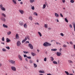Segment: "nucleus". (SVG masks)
Returning <instances> with one entry per match:
<instances>
[{"mask_svg": "<svg viewBox=\"0 0 75 75\" xmlns=\"http://www.w3.org/2000/svg\"><path fill=\"white\" fill-rule=\"evenodd\" d=\"M44 47H48L49 46H51V44L49 43L48 42H45L43 44Z\"/></svg>", "mask_w": 75, "mask_h": 75, "instance_id": "nucleus-1", "label": "nucleus"}, {"mask_svg": "<svg viewBox=\"0 0 75 75\" xmlns=\"http://www.w3.org/2000/svg\"><path fill=\"white\" fill-rule=\"evenodd\" d=\"M0 8L2 11H6V8L3 7V5L2 4H0Z\"/></svg>", "mask_w": 75, "mask_h": 75, "instance_id": "nucleus-2", "label": "nucleus"}, {"mask_svg": "<svg viewBox=\"0 0 75 75\" xmlns=\"http://www.w3.org/2000/svg\"><path fill=\"white\" fill-rule=\"evenodd\" d=\"M28 47L30 48L31 50L33 49V46L31 43H29L28 44Z\"/></svg>", "mask_w": 75, "mask_h": 75, "instance_id": "nucleus-3", "label": "nucleus"}, {"mask_svg": "<svg viewBox=\"0 0 75 75\" xmlns=\"http://www.w3.org/2000/svg\"><path fill=\"white\" fill-rule=\"evenodd\" d=\"M11 69L13 71H16V68L14 66H12L11 67Z\"/></svg>", "mask_w": 75, "mask_h": 75, "instance_id": "nucleus-4", "label": "nucleus"}, {"mask_svg": "<svg viewBox=\"0 0 75 75\" xmlns=\"http://www.w3.org/2000/svg\"><path fill=\"white\" fill-rule=\"evenodd\" d=\"M16 45L17 47H20V45H21V42L20 41H18L17 42Z\"/></svg>", "mask_w": 75, "mask_h": 75, "instance_id": "nucleus-5", "label": "nucleus"}, {"mask_svg": "<svg viewBox=\"0 0 75 75\" xmlns=\"http://www.w3.org/2000/svg\"><path fill=\"white\" fill-rule=\"evenodd\" d=\"M9 62L12 64H13V65H15L16 64V63H15V61L13 60H11L9 61Z\"/></svg>", "mask_w": 75, "mask_h": 75, "instance_id": "nucleus-6", "label": "nucleus"}, {"mask_svg": "<svg viewBox=\"0 0 75 75\" xmlns=\"http://www.w3.org/2000/svg\"><path fill=\"white\" fill-rule=\"evenodd\" d=\"M19 11L21 14H23L24 13V11L22 10H19Z\"/></svg>", "mask_w": 75, "mask_h": 75, "instance_id": "nucleus-7", "label": "nucleus"}, {"mask_svg": "<svg viewBox=\"0 0 75 75\" xmlns=\"http://www.w3.org/2000/svg\"><path fill=\"white\" fill-rule=\"evenodd\" d=\"M18 57L19 60H20V61H22L23 60L22 57L20 54L18 55Z\"/></svg>", "mask_w": 75, "mask_h": 75, "instance_id": "nucleus-8", "label": "nucleus"}, {"mask_svg": "<svg viewBox=\"0 0 75 75\" xmlns=\"http://www.w3.org/2000/svg\"><path fill=\"white\" fill-rule=\"evenodd\" d=\"M62 53L60 52H57V56H60L62 55Z\"/></svg>", "mask_w": 75, "mask_h": 75, "instance_id": "nucleus-9", "label": "nucleus"}, {"mask_svg": "<svg viewBox=\"0 0 75 75\" xmlns=\"http://www.w3.org/2000/svg\"><path fill=\"white\" fill-rule=\"evenodd\" d=\"M16 39L17 40H18V39H19V36L18 33L16 34Z\"/></svg>", "mask_w": 75, "mask_h": 75, "instance_id": "nucleus-10", "label": "nucleus"}, {"mask_svg": "<svg viewBox=\"0 0 75 75\" xmlns=\"http://www.w3.org/2000/svg\"><path fill=\"white\" fill-rule=\"evenodd\" d=\"M54 16L57 18L59 17V14L56 13H54Z\"/></svg>", "mask_w": 75, "mask_h": 75, "instance_id": "nucleus-11", "label": "nucleus"}, {"mask_svg": "<svg viewBox=\"0 0 75 75\" xmlns=\"http://www.w3.org/2000/svg\"><path fill=\"white\" fill-rule=\"evenodd\" d=\"M39 73L40 74H45V71L42 70H40L39 71Z\"/></svg>", "mask_w": 75, "mask_h": 75, "instance_id": "nucleus-12", "label": "nucleus"}, {"mask_svg": "<svg viewBox=\"0 0 75 75\" xmlns=\"http://www.w3.org/2000/svg\"><path fill=\"white\" fill-rule=\"evenodd\" d=\"M1 19L2 21H3L4 22H5V21H6V19H5V18H4L3 17H2Z\"/></svg>", "mask_w": 75, "mask_h": 75, "instance_id": "nucleus-13", "label": "nucleus"}, {"mask_svg": "<svg viewBox=\"0 0 75 75\" xmlns=\"http://www.w3.org/2000/svg\"><path fill=\"white\" fill-rule=\"evenodd\" d=\"M3 26L4 28H8V26L5 25V24H3Z\"/></svg>", "mask_w": 75, "mask_h": 75, "instance_id": "nucleus-14", "label": "nucleus"}, {"mask_svg": "<svg viewBox=\"0 0 75 75\" xmlns=\"http://www.w3.org/2000/svg\"><path fill=\"white\" fill-rule=\"evenodd\" d=\"M33 15L35 16H38V14L36 12H34L33 13Z\"/></svg>", "mask_w": 75, "mask_h": 75, "instance_id": "nucleus-15", "label": "nucleus"}, {"mask_svg": "<svg viewBox=\"0 0 75 75\" xmlns=\"http://www.w3.org/2000/svg\"><path fill=\"white\" fill-rule=\"evenodd\" d=\"M29 1L30 3H33L35 2V0H30Z\"/></svg>", "mask_w": 75, "mask_h": 75, "instance_id": "nucleus-16", "label": "nucleus"}, {"mask_svg": "<svg viewBox=\"0 0 75 75\" xmlns=\"http://www.w3.org/2000/svg\"><path fill=\"white\" fill-rule=\"evenodd\" d=\"M6 40L7 42H10V41H11V40L9 39H8V38H6Z\"/></svg>", "mask_w": 75, "mask_h": 75, "instance_id": "nucleus-17", "label": "nucleus"}, {"mask_svg": "<svg viewBox=\"0 0 75 75\" xmlns=\"http://www.w3.org/2000/svg\"><path fill=\"white\" fill-rule=\"evenodd\" d=\"M23 26L25 28H27V25L26 23L25 24L23 25Z\"/></svg>", "mask_w": 75, "mask_h": 75, "instance_id": "nucleus-18", "label": "nucleus"}, {"mask_svg": "<svg viewBox=\"0 0 75 75\" xmlns=\"http://www.w3.org/2000/svg\"><path fill=\"white\" fill-rule=\"evenodd\" d=\"M51 51H57V49H52L51 50Z\"/></svg>", "mask_w": 75, "mask_h": 75, "instance_id": "nucleus-19", "label": "nucleus"}, {"mask_svg": "<svg viewBox=\"0 0 75 75\" xmlns=\"http://www.w3.org/2000/svg\"><path fill=\"white\" fill-rule=\"evenodd\" d=\"M31 54L32 55V56H33L36 55V54H35V53H33V52H32L31 53Z\"/></svg>", "mask_w": 75, "mask_h": 75, "instance_id": "nucleus-20", "label": "nucleus"}, {"mask_svg": "<svg viewBox=\"0 0 75 75\" xmlns=\"http://www.w3.org/2000/svg\"><path fill=\"white\" fill-rule=\"evenodd\" d=\"M19 24L21 26H23V22L20 21L19 22Z\"/></svg>", "mask_w": 75, "mask_h": 75, "instance_id": "nucleus-21", "label": "nucleus"}, {"mask_svg": "<svg viewBox=\"0 0 75 75\" xmlns=\"http://www.w3.org/2000/svg\"><path fill=\"white\" fill-rule=\"evenodd\" d=\"M46 7V5L45 4H44L43 6V7H42V8L43 9H44Z\"/></svg>", "mask_w": 75, "mask_h": 75, "instance_id": "nucleus-22", "label": "nucleus"}, {"mask_svg": "<svg viewBox=\"0 0 75 75\" xmlns=\"http://www.w3.org/2000/svg\"><path fill=\"white\" fill-rule=\"evenodd\" d=\"M11 34V32L10 31H9V32L7 33V34H8V35H10Z\"/></svg>", "mask_w": 75, "mask_h": 75, "instance_id": "nucleus-23", "label": "nucleus"}, {"mask_svg": "<svg viewBox=\"0 0 75 75\" xmlns=\"http://www.w3.org/2000/svg\"><path fill=\"white\" fill-rule=\"evenodd\" d=\"M1 15L3 16H4V17H6V14H4V13H2Z\"/></svg>", "mask_w": 75, "mask_h": 75, "instance_id": "nucleus-24", "label": "nucleus"}, {"mask_svg": "<svg viewBox=\"0 0 75 75\" xmlns=\"http://www.w3.org/2000/svg\"><path fill=\"white\" fill-rule=\"evenodd\" d=\"M53 63L54 64H58V63H57V62H56V61H53Z\"/></svg>", "mask_w": 75, "mask_h": 75, "instance_id": "nucleus-25", "label": "nucleus"}, {"mask_svg": "<svg viewBox=\"0 0 75 75\" xmlns=\"http://www.w3.org/2000/svg\"><path fill=\"white\" fill-rule=\"evenodd\" d=\"M54 58H53V57H50V60L51 61H54Z\"/></svg>", "mask_w": 75, "mask_h": 75, "instance_id": "nucleus-26", "label": "nucleus"}, {"mask_svg": "<svg viewBox=\"0 0 75 75\" xmlns=\"http://www.w3.org/2000/svg\"><path fill=\"white\" fill-rule=\"evenodd\" d=\"M31 9H32V10H35V8L34 7V6H33L31 7Z\"/></svg>", "mask_w": 75, "mask_h": 75, "instance_id": "nucleus-27", "label": "nucleus"}, {"mask_svg": "<svg viewBox=\"0 0 75 75\" xmlns=\"http://www.w3.org/2000/svg\"><path fill=\"white\" fill-rule=\"evenodd\" d=\"M33 65L34 68H37V64H36L34 63Z\"/></svg>", "mask_w": 75, "mask_h": 75, "instance_id": "nucleus-28", "label": "nucleus"}, {"mask_svg": "<svg viewBox=\"0 0 75 75\" xmlns=\"http://www.w3.org/2000/svg\"><path fill=\"white\" fill-rule=\"evenodd\" d=\"M45 28H47L48 27V25L47 24H45Z\"/></svg>", "mask_w": 75, "mask_h": 75, "instance_id": "nucleus-29", "label": "nucleus"}, {"mask_svg": "<svg viewBox=\"0 0 75 75\" xmlns=\"http://www.w3.org/2000/svg\"><path fill=\"white\" fill-rule=\"evenodd\" d=\"M73 27L74 28V31H75V23H73Z\"/></svg>", "mask_w": 75, "mask_h": 75, "instance_id": "nucleus-30", "label": "nucleus"}, {"mask_svg": "<svg viewBox=\"0 0 75 75\" xmlns=\"http://www.w3.org/2000/svg\"><path fill=\"white\" fill-rule=\"evenodd\" d=\"M29 62H30V64H33V60L30 59V61H29Z\"/></svg>", "mask_w": 75, "mask_h": 75, "instance_id": "nucleus-31", "label": "nucleus"}, {"mask_svg": "<svg viewBox=\"0 0 75 75\" xmlns=\"http://www.w3.org/2000/svg\"><path fill=\"white\" fill-rule=\"evenodd\" d=\"M29 19L31 20V21H32L33 20V17H32V16H30L29 18Z\"/></svg>", "mask_w": 75, "mask_h": 75, "instance_id": "nucleus-32", "label": "nucleus"}, {"mask_svg": "<svg viewBox=\"0 0 75 75\" xmlns=\"http://www.w3.org/2000/svg\"><path fill=\"white\" fill-rule=\"evenodd\" d=\"M38 33L39 34V35H40V37H42V35L41 34V33L40 32H38Z\"/></svg>", "mask_w": 75, "mask_h": 75, "instance_id": "nucleus-33", "label": "nucleus"}, {"mask_svg": "<svg viewBox=\"0 0 75 75\" xmlns=\"http://www.w3.org/2000/svg\"><path fill=\"white\" fill-rule=\"evenodd\" d=\"M68 62L69 63H70L71 64V63H73V62L71 60H68Z\"/></svg>", "mask_w": 75, "mask_h": 75, "instance_id": "nucleus-34", "label": "nucleus"}, {"mask_svg": "<svg viewBox=\"0 0 75 75\" xmlns=\"http://www.w3.org/2000/svg\"><path fill=\"white\" fill-rule=\"evenodd\" d=\"M64 72L66 74H67V75H69V73L68 72L66 71H65Z\"/></svg>", "mask_w": 75, "mask_h": 75, "instance_id": "nucleus-35", "label": "nucleus"}, {"mask_svg": "<svg viewBox=\"0 0 75 75\" xmlns=\"http://www.w3.org/2000/svg\"><path fill=\"white\" fill-rule=\"evenodd\" d=\"M2 50L4 52H6V50L4 48H3Z\"/></svg>", "mask_w": 75, "mask_h": 75, "instance_id": "nucleus-36", "label": "nucleus"}, {"mask_svg": "<svg viewBox=\"0 0 75 75\" xmlns=\"http://www.w3.org/2000/svg\"><path fill=\"white\" fill-rule=\"evenodd\" d=\"M60 35H61V36H62V37L64 36V35L62 33H61L60 34Z\"/></svg>", "mask_w": 75, "mask_h": 75, "instance_id": "nucleus-37", "label": "nucleus"}, {"mask_svg": "<svg viewBox=\"0 0 75 75\" xmlns=\"http://www.w3.org/2000/svg\"><path fill=\"white\" fill-rule=\"evenodd\" d=\"M74 0H70V3H74Z\"/></svg>", "mask_w": 75, "mask_h": 75, "instance_id": "nucleus-38", "label": "nucleus"}, {"mask_svg": "<svg viewBox=\"0 0 75 75\" xmlns=\"http://www.w3.org/2000/svg\"><path fill=\"white\" fill-rule=\"evenodd\" d=\"M64 19L66 22H67V23H68V19H67L66 18H65Z\"/></svg>", "mask_w": 75, "mask_h": 75, "instance_id": "nucleus-39", "label": "nucleus"}, {"mask_svg": "<svg viewBox=\"0 0 75 75\" xmlns=\"http://www.w3.org/2000/svg\"><path fill=\"white\" fill-rule=\"evenodd\" d=\"M56 43L57 44V45H61V43H60L56 42Z\"/></svg>", "mask_w": 75, "mask_h": 75, "instance_id": "nucleus-40", "label": "nucleus"}, {"mask_svg": "<svg viewBox=\"0 0 75 75\" xmlns=\"http://www.w3.org/2000/svg\"><path fill=\"white\" fill-rule=\"evenodd\" d=\"M47 58L46 57H45L44 58V61H45V62H46V61H47Z\"/></svg>", "mask_w": 75, "mask_h": 75, "instance_id": "nucleus-41", "label": "nucleus"}, {"mask_svg": "<svg viewBox=\"0 0 75 75\" xmlns=\"http://www.w3.org/2000/svg\"><path fill=\"white\" fill-rule=\"evenodd\" d=\"M6 49H7V50H9L10 49V47L8 46V47L6 46Z\"/></svg>", "mask_w": 75, "mask_h": 75, "instance_id": "nucleus-42", "label": "nucleus"}, {"mask_svg": "<svg viewBox=\"0 0 75 75\" xmlns=\"http://www.w3.org/2000/svg\"><path fill=\"white\" fill-rule=\"evenodd\" d=\"M63 47H67V45H65V44H64L63 45Z\"/></svg>", "mask_w": 75, "mask_h": 75, "instance_id": "nucleus-43", "label": "nucleus"}, {"mask_svg": "<svg viewBox=\"0 0 75 75\" xmlns=\"http://www.w3.org/2000/svg\"><path fill=\"white\" fill-rule=\"evenodd\" d=\"M2 41H4V37H2Z\"/></svg>", "mask_w": 75, "mask_h": 75, "instance_id": "nucleus-44", "label": "nucleus"}, {"mask_svg": "<svg viewBox=\"0 0 75 75\" xmlns=\"http://www.w3.org/2000/svg\"><path fill=\"white\" fill-rule=\"evenodd\" d=\"M26 41L24 39L22 41V43H24Z\"/></svg>", "mask_w": 75, "mask_h": 75, "instance_id": "nucleus-45", "label": "nucleus"}, {"mask_svg": "<svg viewBox=\"0 0 75 75\" xmlns=\"http://www.w3.org/2000/svg\"><path fill=\"white\" fill-rule=\"evenodd\" d=\"M27 58L28 59H31V56L27 57Z\"/></svg>", "mask_w": 75, "mask_h": 75, "instance_id": "nucleus-46", "label": "nucleus"}, {"mask_svg": "<svg viewBox=\"0 0 75 75\" xmlns=\"http://www.w3.org/2000/svg\"><path fill=\"white\" fill-rule=\"evenodd\" d=\"M13 2L14 4H17V1H15V2Z\"/></svg>", "mask_w": 75, "mask_h": 75, "instance_id": "nucleus-47", "label": "nucleus"}, {"mask_svg": "<svg viewBox=\"0 0 75 75\" xmlns=\"http://www.w3.org/2000/svg\"><path fill=\"white\" fill-rule=\"evenodd\" d=\"M69 27H70V28H72V25L70 24L69 25Z\"/></svg>", "mask_w": 75, "mask_h": 75, "instance_id": "nucleus-48", "label": "nucleus"}, {"mask_svg": "<svg viewBox=\"0 0 75 75\" xmlns=\"http://www.w3.org/2000/svg\"><path fill=\"white\" fill-rule=\"evenodd\" d=\"M23 52L24 54H28V52H25V51H23Z\"/></svg>", "mask_w": 75, "mask_h": 75, "instance_id": "nucleus-49", "label": "nucleus"}, {"mask_svg": "<svg viewBox=\"0 0 75 75\" xmlns=\"http://www.w3.org/2000/svg\"><path fill=\"white\" fill-rule=\"evenodd\" d=\"M23 57L24 58H25V57H27V55H26V54H23Z\"/></svg>", "mask_w": 75, "mask_h": 75, "instance_id": "nucleus-50", "label": "nucleus"}, {"mask_svg": "<svg viewBox=\"0 0 75 75\" xmlns=\"http://www.w3.org/2000/svg\"><path fill=\"white\" fill-rule=\"evenodd\" d=\"M27 39H29L27 37H25V39H24V40H25V41H26Z\"/></svg>", "mask_w": 75, "mask_h": 75, "instance_id": "nucleus-51", "label": "nucleus"}, {"mask_svg": "<svg viewBox=\"0 0 75 75\" xmlns=\"http://www.w3.org/2000/svg\"><path fill=\"white\" fill-rule=\"evenodd\" d=\"M35 25H36V24H37V25H39V23H38L37 22V23H35Z\"/></svg>", "mask_w": 75, "mask_h": 75, "instance_id": "nucleus-52", "label": "nucleus"}, {"mask_svg": "<svg viewBox=\"0 0 75 75\" xmlns=\"http://www.w3.org/2000/svg\"><path fill=\"white\" fill-rule=\"evenodd\" d=\"M69 43H70V44H71L72 45V44H73V43L72 42V41L70 42Z\"/></svg>", "mask_w": 75, "mask_h": 75, "instance_id": "nucleus-53", "label": "nucleus"}, {"mask_svg": "<svg viewBox=\"0 0 75 75\" xmlns=\"http://www.w3.org/2000/svg\"><path fill=\"white\" fill-rule=\"evenodd\" d=\"M60 16L62 17H63V15H62V13H60Z\"/></svg>", "mask_w": 75, "mask_h": 75, "instance_id": "nucleus-54", "label": "nucleus"}, {"mask_svg": "<svg viewBox=\"0 0 75 75\" xmlns=\"http://www.w3.org/2000/svg\"><path fill=\"white\" fill-rule=\"evenodd\" d=\"M25 60L26 61H27V62H28V59H27V58H25Z\"/></svg>", "mask_w": 75, "mask_h": 75, "instance_id": "nucleus-55", "label": "nucleus"}, {"mask_svg": "<svg viewBox=\"0 0 75 75\" xmlns=\"http://www.w3.org/2000/svg\"><path fill=\"white\" fill-rule=\"evenodd\" d=\"M62 1H63V3H65V0H62Z\"/></svg>", "mask_w": 75, "mask_h": 75, "instance_id": "nucleus-56", "label": "nucleus"}, {"mask_svg": "<svg viewBox=\"0 0 75 75\" xmlns=\"http://www.w3.org/2000/svg\"><path fill=\"white\" fill-rule=\"evenodd\" d=\"M59 52H61V51H62V48H60L59 50Z\"/></svg>", "mask_w": 75, "mask_h": 75, "instance_id": "nucleus-57", "label": "nucleus"}, {"mask_svg": "<svg viewBox=\"0 0 75 75\" xmlns=\"http://www.w3.org/2000/svg\"><path fill=\"white\" fill-rule=\"evenodd\" d=\"M13 2H14L17 1V0H12Z\"/></svg>", "mask_w": 75, "mask_h": 75, "instance_id": "nucleus-58", "label": "nucleus"}, {"mask_svg": "<svg viewBox=\"0 0 75 75\" xmlns=\"http://www.w3.org/2000/svg\"><path fill=\"white\" fill-rule=\"evenodd\" d=\"M27 43H30V42H29V41H27L26 42V43L27 44Z\"/></svg>", "mask_w": 75, "mask_h": 75, "instance_id": "nucleus-59", "label": "nucleus"}, {"mask_svg": "<svg viewBox=\"0 0 75 75\" xmlns=\"http://www.w3.org/2000/svg\"><path fill=\"white\" fill-rule=\"evenodd\" d=\"M71 57H74L75 56V54H72L71 55Z\"/></svg>", "mask_w": 75, "mask_h": 75, "instance_id": "nucleus-60", "label": "nucleus"}, {"mask_svg": "<svg viewBox=\"0 0 75 75\" xmlns=\"http://www.w3.org/2000/svg\"><path fill=\"white\" fill-rule=\"evenodd\" d=\"M1 66H2V64H1V63H0V67H1Z\"/></svg>", "mask_w": 75, "mask_h": 75, "instance_id": "nucleus-61", "label": "nucleus"}, {"mask_svg": "<svg viewBox=\"0 0 75 75\" xmlns=\"http://www.w3.org/2000/svg\"><path fill=\"white\" fill-rule=\"evenodd\" d=\"M37 62H39V60H38V59H37Z\"/></svg>", "mask_w": 75, "mask_h": 75, "instance_id": "nucleus-62", "label": "nucleus"}, {"mask_svg": "<svg viewBox=\"0 0 75 75\" xmlns=\"http://www.w3.org/2000/svg\"><path fill=\"white\" fill-rule=\"evenodd\" d=\"M45 5H47V2H45Z\"/></svg>", "mask_w": 75, "mask_h": 75, "instance_id": "nucleus-63", "label": "nucleus"}, {"mask_svg": "<svg viewBox=\"0 0 75 75\" xmlns=\"http://www.w3.org/2000/svg\"><path fill=\"white\" fill-rule=\"evenodd\" d=\"M47 75H52V74H47Z\"/></svg>", "mask_w": 75, "mask_h": 75, "instance_id": "nucleus-64", "label": "nucleus"}]
</instances>
